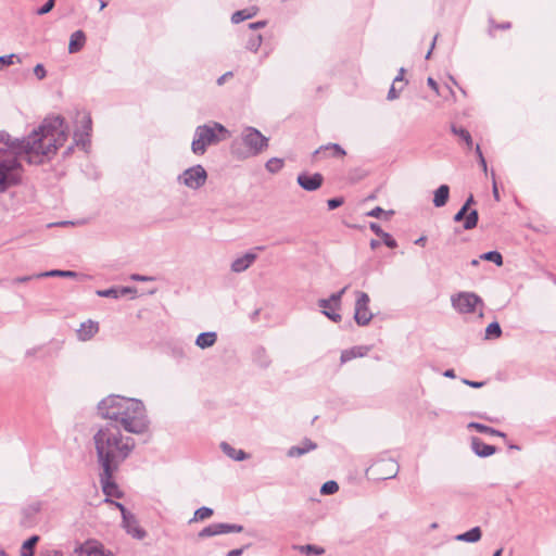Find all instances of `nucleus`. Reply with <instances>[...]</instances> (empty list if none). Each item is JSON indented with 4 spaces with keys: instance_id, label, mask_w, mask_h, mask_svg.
Wrapping results in <instances>:
<instances>
[{
    "instance_id": "nucleus-7",
    "label": "nucleus",
    "mask_w": 556,
    "mask_h": 556,
    "mask_svg": "<svg viewBox=\"0 0 556 556\" xmlns=\"http://www.w3.org/2000/svg\"><path fill=\"white\" fill-rule=\"evenodd\" d=\"M206 180L207 172L201 164L190 166L177 176V182L191 190H199Z\"/></svg>"
},
{
    "instance_id": "nucleus-42",
    "label": "nucleus",
    "mask_w": 556,
    "mask_h": 556,
    "mask_svg": "<svg viewBox=\"0 0 556 556\" xmlns=\"http://www.w3.org/2000/svg\"><path fill=\"white\" fill-rule=\"evenodd\" d=\"M262 40L261 35L252 36L247 42V49L252 52H256L262 45Z\"/></svg>"
},
{
    "instance_id": "nucleus-41",
    "label": "nucleus",
    "mask_w": 556,
    "mask_h": 556,
    "mask_svg": "<svg viewBox=\"0 0 556 556\" xmlns=\"http://www.w3.org/2000/svg\"><path fill=\"white\" fill-rule=\"evenodd\" d=\"M339 490V485L336 481L330 480L325 482L320 488V493L324 495L334 494Z\"/></svg>"
},
{
    "instance_id": "nucleus-61",
    "label": "nucleus",
    "mask_w": 556,
    "mask_h": 556,
    "mask_svg": "<svg viewBox=\"0 0 556 556\" xmlns=\"http://www.w3.org/2000/svg\"><path fill=\"white\" fill-rule=\"evenodd\" d=\"M493 197L496 201H500V193L495 180H493Z\"/></svg>"
},
{
    "instance_id": "nucleus-58",
    "label": "nucleus",
    "mask_w": 556,
    "mask_h": 556,
    "mask_svg": "<svg viewBox=\"0 0 556 556\" xmlns=\"http://www.w3.org/2000/svg\"><path fill=\"white\" fill-rule=\"evenodd\" d=\"M244 551V547H241V548H235V549H231L229 551L226 556H241L242 553Z\"/></svg>"
},
{
    "instance_id": "nucleus-56",
    "label": "nucleus",
    "mask_w": 556,
    "mask_h": 556,
    "mask_svg": "<svg viewBox=\"0 0 556 556\" xmlns=\"http://www.w3.org/2000/svg\"><path fill=\"white\" fill-rule=\"evenodd\" d=\"M427 84H428V86H429L432 90H434L437 93H439V85H438V83H437L432 77H429V78L427 79Z\"/></svg>"
},
{
    "instance_id": "nucleus-25",
    "label": "nucleus",
    "mask_w": 556,
    "mask_h": 556,
    "mask_svg": "<svg viewBox=\"0 0 556 556\" xmlns=\"http://www.w3.org/2000/svg\"><path fill=\"white\" fill-rule=\"evenodd\" d=\"M220 448L225 455L233 460L241 462L249 458V455L243 450H236L227 442H222Z\"/></svg>"
},
{
    "instance_id": "nucleus-10",
    "label": "nucleus",
    "mask_w": 556,
    "mask_h": 556,
    "mask_svg": "<svg viewBox=\"0 0 556 556\" xmlns=\"http://www.w3.org/2000/svg\"><path fill=\"white\" fill-rule=\"evenodd\" d=\"M80 117V125L74 131V143L77 147H80L84 150L90 144V134L92 129V121L89 114L87 113H78Z\"/></svg>"
},
{
    "instance_id": "nucleus-46",
    "label": "nucleus",
    "mask_w": 556,
    "mask_h": 556,
    "mask_svg": "<svg viewBox=\"0 0 556 556\" xmlns=\"http://www.w3.org/2000/svg\"><path fill=\"white\" fill-rule=\"evenodd\" d=\"M403 90V86H400L397 88V84H394V81L391 85V88L389 89L387 99L389 101L395 100L400 97L401 91Z\"/></svg>"
},
{
    "instance_id": "nucleus-15",
    "label": "nucleus",
    "mask_w": 556,
    "mask_h": 556,
    "mask_svg": "<svg viewBox=\"0 0 556 556\" xmlns=\"http://www.w3.org/2000/svg\"><path fill=\"white\" fill-rule=\"evenodd\" d=\"M453 219L456 223L464 220V225H463L464 229L470 230L477 226L479 215L476 210L467 212V207L462 206L460 210L454 215Z\"/></svg>"
},
{
    "instance_id": "nucleus-59",
    "label": "nucleus",
    "mask_w": 556,
    "mask_h": 556,
    "mask_svg": "<svg viewBox=\"0 0 556 556\" xmlns=\"http://www.w3.org/2000/svg\"><path fill=\"white\" fill-rule=\"evenodd\" d=\"M265 25H266L265 21H258V22H254V23L249 24V27L251 29H258V28L264 27Z\"/></svg>"
},
{
    "instance_id": "nucleus-54",
    "label": "nucleus",
    "mask_w": 556,
    "mask_h": 556,
    "mask_svg": "<svg viewBox=\"0 0 556 556\" xmlns=\"http://www.w3.org/2000/svg\"><path fill=\"white\" fill-rule=\"evenodd\" d=\"M118 291H119V296L126 295L128 293L137 292V290L132 287H123V288H119Z\"/></svg>"
},
{
    "instance_id": "nucleus-37",
    "label": "nucleus",
    "mask_w": 556,
    "mask_h": 556,
    "mask_svg": "<svg viewBox=\"0 0 556 556\" xmlns=\"http://www.w3.org/2000/svg\"><path fill=\"white\" fill-rule=\"evenodd\" d=\"M481 260L493 262L497 266L503 265V256L497 251H489L480 255Z\"/></svg>"
},
{
    "instance_id": "nucleus-3",
    "label": "nucleus",
    "mask_w": 556,
    "mask_h": 556,
    "mask_svg": "<svg viewBox=\"0 0 556 556\" xmlns=\"http://www.w3.org/2000/svg\"><path fill=\"white\" fill-rule=\"evenodd\" d=\"M98 412L101 417L110 419L111 424L123 427L127 432L140 434L148 430L149 420L140 400L110 395L98 404Z\"/></svg>"
},
{
    "instance_id": "nucleus-17",
    "label": "nucleus",
    "mask_w": 556,
    "mask_h": 556,
    "mask_svg": "<svg viewBox=\"0 0 556 556\" xmlns=\"http://www.w3.org/2000/svg\"><path fill=\"white\" fill-rule=\"evenodd\" d=\"M99 332V323L92 319L81 323L77 329V338L79 341L86 342L91 340Z\"/></svg>"
},
{
    "instance_id": "nucleus-16",
    "label": "nucleus",
    "mask_w": 556,
    "mask_h": 556,
    "mask_svg": "<svg viewBox=\"0 0 556 556\" xmlns=\"http://www.w3.org/2000/svg\"><path fill=\"white\" fill-rule=\"evenodd\" d=\"M257 258V254L254 252H247L241 256L236 257L231 265V271L240 274L245 271Z\"/></svg>"
},
{
    "instance_id": "nucleus-53",
    "label": "nucleus",
    "mask_w": 556,
    "mask_h": 556,
    "mask_svg": "<svg viewBox=\"0 0 556 556\" xmlns=\"http://www.w3.org/2000/svg\"><path fill=\"white\" fill-rule=\"evenodd\" d=\"M130 279L134 280V281H142V282H146V281H152L154 280V277H151V276H143V275H139V274H132L130 276Z\"/></svg>"
},
{
    "instance_id": "nucleus-31",
    "label": "nucleus",
    "mask_w": 556,
    "mask_h": 556,
    "mask_svg": "<svg viewBox=\"0 0 556 556\" xmlns=\"http://www.w3.org/2000/svg\"><path fill=\"white\" fill-rule=\"evenodd\" d=\"M78 274L73 270H61V269H52L49 271H43L36 274L37 278H43V277H66V278H76Z\"/></svg>"
},
{
    "instance_id": "nucleus-34",
    "label": "nucleus",
    "mask_w": 556,
    "mask_h": 556,
    "mask_svg": "<svg viewBox=\"0 0 556 556\" xmlns=\"http://www.w3.org/2000/svg\"><path fill=\"white\" fill-rule=\"evenodd\" d=\"M256 14V11L253 10H249V9H244V10H239V11H236L232 15H231V22L233 24H238V23H241L248 18H251L253 17L254 15Z\"/></svg>"
},
{
    "instance_id": "nucleus-24",
    "label": "nucleus",
    "mask_w": 556,
    "mask_h": 556,
    "mask_svg": "<svg viewBox=\"0 0 556 556\" xmlns=\"http://www.w3.org/2000/svg\"><path fill=\"white\" fill-rule=\"evenodd\" d=\"M217 341L215 331L200 333L195 339V345L202 350L213 346Z\"/></svg>"
},
{
    "instance_id": "nucleus-1",
    "label": "nucleus",
    "mask_w": 556,
    "mask_h": 556,
    "mask_svg": "<svg viewBox=\"0 0 556 556\" xmlns=\"http://www.w3.org/2000/svg\"><path fill=\"white\" fill-rule=\"evenodd\" d=\"M68 137V127L62 116H50L35 128L26 138H12L7 131H0V143L14 155H24V160L31 165H40L50 161L59 147L63 146Z\"/></svg>"
},
{
    "instance_id": "nucleus-27",
    "label": "nucleus",
    "mask_w": 556,
    "mask_h": 556,
    "mask_svg": "<svg viewBox=\"0 0 556 556\" xmlns=\"http://www.w3.org/2000/svg\"><path fill=\"white\" fill-rule=\"evenodd\" d=\"M372 232H375L378 237H380L383 243L390 248L394 249L397 247L396 241L392 238V236L381 229V227L377 223H370L369 225Z\"/></svg>"
},
{
    "instance_id": "nucleus-48",
    "label": "nucleus",
    "mask_w": 556,
    "mask_h": 556,
    "mask_svg": "<svg viewBox=\"0 0 556 556\" xmlns=\"http://www.w3.org/2000/svg\"><path fill=\"white\" fill-rule=\"evenodd\" d=\"M110 497H111V496H108V495H106V498H105V501H104V502H105V503H110V504L114 505L116 508H118V509H119V511H121V514H122V518H124V516H126V515L130 514V511H129V510H127V509H126V507H125L122 503H119V502H115V501H112V500H110Z\"/></svg>"
},
{
    "instance_id": "nucleus-5",
    "label": "nucleus",
    "mask_w": 556,
    "mask_h": 556,
    "mask_svg": "<svg viewBox=\"0 0 556 556\" xmlns=\"http://www.w3.org/2000/svg\"><path fill=\"white\" fill-rule=\"evenodd\" d=\"M268 147V138L254 127H245L231 143V153L239 160L256 156Z\"/></svg>"
},
{
    "instance_id": "nucleus-2",
    "label": "nucleus",
    "mask_w": 556,
    "mask_h": 556,
    "mask_svg": "<svg viewBox=\"0 0 556 556\" xmlns=\"http://www.w3.org/2000/svg\"><path fill=\"white\" fill-rule=\"evenodd\" d=\"M93 442L101 469L99 480L102 491L108 496L119 498L123 493L115 482L114 475L134 450L135 440L124 437L116 425L108 424L94 433Z\"/></svg>"
},
{
    "instance_id": "nucleus-26",
    "label": "nucleus",
    "mask_w": 556,
    "mask_h": 556,
    "mask_svg": "<svg viewBox=\"0 0 556 556\" xmlns=\"http://www.w3.org/2000/svg\"><path fill=\"white\" fill-rule=\"evenodd\" d=\"M318 306L323 308L321 313L330 320L334 323H339L341 320V315L337 312L338 309H333V306L328 299L318 300Z\"/></svg>"
},
{
    "instance_id": "nucleus-39",
    "label": "nucleus",
    "mask_w": 556,
    "mask_h": 556,
    "mask_svg": "<svg viewBox=\"0 0 556 556\" xmlns=\"http://www.w3.org/2000/svg\"><path fill=\"white\" fill-rule=\"evenodd\" d=\"M213 515V509L210 507H200L194 511L193 518L191 521H199L210 518Z\"/></svg>"
},
{
    "instance_id": "nucleus-45",
    "label": "nucleus",
    "mask_w": 556,
    "mask_h": 556,
    "mask_svg": "<svg viewBox=\"0 0 556 556\" xmlns=\"http://www.w3.org/2000/svg\"><path fill=\"white\" fill-rule=\"evenodd\" d=\"M393 214V211L384 212L380 206H376L367 213L368 216L379 218L382 215L388 219Z\"/></svg>"
},
{
    "instance_id": "nucleus-40",
    "label": "nucleus",
    "mask_w": 556,
    "mask_h": 556,
    "mask_svg": "<svg viewBox=\"0 0 556 556\" xmlns=\"http://www.w3.org/2000/svg\"><path fill=\"white\" fill-rule=\"evenodd\" d=\"M502 334L501 326L497 321H493L489 324V326L485 329V336L486 338H498Z\"/></svg>"
},
{
    "instance_id": "nucleus-30",
    "label": "nucleus",
    "mask_w": 556,
    "mask_h": 556,
    "mask_svg": "<svg viewBox=\"0 0 556 556\" xmlns=\"http://www.w3.org/2000/svg\"><path fill=\"white\" fill-rule=\"evenodd\" d=\"M468 428L469 429H475L476 431L480 432V433H486V434H491V435H497V437H502V438H505L506 434L504 432H501L494 428H491L489 426H485L483 424H480V422H469L468 424Z\"/></svg>"
},
{
    "instance_id": "nucleus-38",
    "label": "nucleus",
    "mask_w": 556,
    "mask_h": 556,
    "mask_svg": "<svg viewBox=\"0 0 556 556\" xmlns=\"http://www.w3.org/2000/svg\"><path fill=\"white\" fill-rule=\"evenodd\" d=\"M282 166H283V161L278 157H271L265 164L266 170L271 174L278 173L282 168Z\"/></svg>"
},
{
    "instance_id": "nucleus-19",
    "label": "nucleus",
    "mask_w": 556,
    "mask_h": 556,
    "mask_svg": "<svg viewBox=\"0 0 556 556\" xmlns=\"http://www.w3.org/2000/svg\"><path fill=\"white\" fill-rule=\"evenodd\" d=\"M317 447L316 443L312 442L308 439H305L301 442V444L291 446L288 451L289 457H300L311 451H314Z\"/></svg>"
},
{
    "instance_id": "nucleus-6",
    "label": "nucleus",
    "mask_w": 556,
    "mask_h": 556,
    "mask_svg": "<svg viewBox=\"0 0 556 556\" xmlns=\"http://www.w3.org/2000/svg\"><path fill=\"white\" fill-rule=\"evenodd\" d=\"M20 157L24 159V155H14V153L0 148V193L21 184L23 166Z\"/></svg>"
},
{
    "instance_id": "nucleus-23",
    "label": "nucleus",
    "mask_w": 556,
    "mask_h": 556,
    "mask_svg": "<svg viewBox=\"0 0 556 556\" xmlns=\"http://www.w3.org/2000/svg\"><path fill=\"white\" fill-rule=\"evenodd\" d=\"M450 198V187L447 185H441L438 189L433 192V205L435 207H442L444 206Z\"/></svg>"
},
{
    "instance_id": "nucleus-55",
    "label": "nucleus",
    "mask_w": 556,
    "mask_h": 556,
    "mask_svg": "<svg viewBox=\"0 0 556 556\" xmlns=\"http://www.w3.org/2000/svg\"><path fill=\"white\" fill-rule=\"evenodd\" d=\"M463 382L471 388H481L484 384L482 381H470L467 379H464Z\"/></svg>"
},
{
    "instance_id": "nucleus-11",
    "label": "nucleus",
    "mask_w": 556,
    "mask_h": 556,
    "mask_svg": "<svg viewBox=\"0 0 556 556\" xmlns=\"http://www.w3.org/2000/svg\"><path fill=\"white\" fill-rule=\"evenodd\" d=\"M73 553L77 556H115L112 551L105 548L101 542L93 539L78 544Z\"/></svg>"
},
{
    "instance_id": "nucleus-4",
    "label": "nucleus",
    "mask_w": 556,
    "mask_h": 556,
    "mask_svg": "<svg viewBox=\"0 0 556 556\" xmlns=\"http://www.w3.org/2000/svg\"><path fill=\"white\" fill-rule=\"evenodd\" d=\"M230 137L231 132L223 124L210 121L195 127L191 142V151L195 155H204L208 147L217 146L228 140Z\"/></svg>"
},
{
    "instance_id": "nucleus-18",
    "label": "nucleus",
    "mask_w": 556,
    "mask_h": 556,
    "mask_svg": "<svg viewBox=\"0 0 556 556\" xmlns=\"http://www.w3.org/2000/svg\"><path fill=\"white\" fill-rule=\"evenodd\" d=\"M471 450L479 457H488L495 453L496 448L493 445L484 443L480 438H471Z\"/></svg>"
},
{
    "instance_id": "nucleus-64",
    "label": "nucleus",
    "mask_w": 556,
    "mask_h": 556,
    "mask_svg": "<svg viewBox=\"0 0 556 556\" xmlns=\"http://www.w3.org/2000/svg\"><path fill=\"white\" fill-rule=\"evenodd\" d=\"M443 376L446 378H455V371L453 369H447L443 372Z\"/></svg>"
},
{
    "instance_id": "nucleus-20",
    "label": "nucleus",
    "mask_w": 556,
    "mask_h": 556,
    "mask_svg": "<svg viewBox=\"0 0 556 556\" xmlns=\"http://www.w3.org/2000/svg\"><path fill=\"white\" fill-rule=\"evenodd\" d=\"M380 465L383 468L380 470L381 476L378 477L379 479H392L396 477L400 469V466L393 459H388L382 460Z\"/></svg>"
},
{
    "instance_id": "nucleus-44",
    "label": "nucleus",
    "mask_w": 556,
    "mask_h": 556,
    "mask_svg": "<svg viewBox=\"0 0 556 556\" xmlns=\"http://www.w3.org/2000/svg\"><path fill=\"white\" fill-rule=\"evenodd\" d=\"M97 294L101 298H112V299H118L119 298V291L117 288H110L105 290H98Z\"/></svg>"
},
{
    "instance_id": "nucleus-63",
    "label": "nucleus",
    "mask_w": 556,
    "mask_h": 556,
    "mask_svg": "<svg viewBox=\"0 0 556 556\" xmlns=\"http://www.w3.org/2000/svg\"><path fill=\"white\" fill-rule=\"evenodd\" d=\"M427 242V238L425 236L419 237L415 240V244L424 247Z\"/></svg>"
},
{
    "instance_id": "nucleus-9",
    "label": "nucleus",
    "mask_w": 556,
    "mask_h": 556,
    "mask_svg": "<svg viewBox=\"0 0 556 556\" xmlns=\"http://www.w3.org/2000/svg\"><path fill=\"white\" fill-rule=\"evenodd\" d=\"M354 320L358 326H367L374 315L369 309V295L363 291H355Z\"/></svg>"
},
{
    "instance_id": "nucleus-13",
    "label": "nucleus",
    "mask_w": 556,
    "mask_h": 556,
    "mask_svg": "<svg viewBox=\"0 0 556 556\" xmlns=\"http://www.w3.org/2000/svg\"><path fill=\"white\" fill-rule=\"evenodd\" d=\"M122 527L127 534L137 540H142L147 536L146 530L139 526V521L132 513L122 518Z\"/></svg>"
},
{
    "instance_id": "nucleus-50",
    "label": "nucleus",
    "mask_w": 556,
    "mask_h": 556,
    "mask_svg": "<svg viewBox=\"0 0 556 556\" xmlns=\"http://www.w3.org/2000/svg\"><path fill=\"white\" fill-rule=\"evenodd\" d=\"M342 204H343L342 198H332L327 201L328 208L331 211L338 208Z\"/></svg>"
},
{
    "instance_id": "nucleus-14",
    "label": "nucleus",
    "mask_w": 556,
    "mask_h": 556,
    "mask_svg": "<svg viewBox=\"0 0 556 556\" xmlns=\"http://www.w3.org/2000/svg\"><path fill=\"white\" fill-rule=\"evenodd\" d=\"M298 184L306 191H315L323 185L324 177L319 173L306 174L302 173L296 178Z\"/></svg>"
},
{
    "instance_id": "nucleus-21",
    "label": "nucleus",
    "mask_w": 556,
    "mask_h": 556,
    "mask_svg": "<svg viewBox=\"0 0 556 556\" xmlns=\"http://www.w3.org/2000/svg\"><path fill=\"white\" fill-rule=\"evenodd\" d=\"M367 352L368 348L366 346H353L341 352L340 362L341 364H345L354 358L365 356Z\"/></svg>"
},
{
    "instance_id": "nucleus-60",
    "label": "nucleus",
    "mask_w": 556,
    "mask_h": 556,
    "mask_svg": "<svg viewBox=\"0 0 556 556\" xmlns=\"http://www.w3.org/2000/svg\"><path fill=\"white\" fill-rule=\"evenodd\" d=\"M33 278H37L36 275L34 276H23V277H17L14 281L15 282H18V283H22V282H26V281H29L30 279Z\"/></svg>"
},
{
    "instance_id": "nucleus-49",
    "label": "nucleus",
    "mask_w": 556,
    "mask_h": 556,
    "mask_svg": "<svg viewBox=\"0 0 556 556\" xmlns=\"http://www.w3.org/2000/svg\"><path fill=\"white\" fill-rule=\"evenodd\" d=\"M54 7V0H48L41 8L38 9L37 14L43 15L49 13Z\"/></svg>"
},
{
    "instance_id": "nucleus-8",
    "label": "nucleus",
    "mask_w": 556,
    "mask_h": 556,
    "mask_svg": "<svg viewBox=\"0 0 556 556\" xmlns=\"http://www.w3.org/2000/svg\"><path fill=\"white\" fill-rule=\"evenodd\" d=\"M452 306L459 314H472L478 305H483L482 299L473 292H458L451 298Z\"/></svg>"
},
{
    "instance_id": "nucleus-12",
    "label": "nucleus",
    "mask_w": 556,
    "mask_h": 556,
    "mask_svg": "<svg viewBox=\"0 0 556 556\" xmlns=\"http://www.w3.org/2000/svg\"><path fill=\"white\" fill-rule=\"evenodd\" d=\"M243 531L241 525L236 523H212L199 532V538H210L225 533H239Z\"/></svg>"
},
{
    "instance_id": "nucleus-43",
    "label": "nucleus",
    "mask_w": 556,
    "mask_h": 556,
    "mask_svg": "<svg viewBox=\"0 0 556 556\" xmlns=\"http://www.w3.org/2000/svg\"><path fill=\"white\" fill-rule=\"evenodd\" d=\"M15 60L20 63L21 62V59L12 53V54H8V55H2L0 56V71L4 67V66H9V65H12L15 63Z\"/></svg>"
},
{
    "instance_id": "nucleus-36",
    "label": "nucleus",
    "mask_w": 556,
    "mask_h": 556,
    "mask_svg": "<svg viewBox=\"0 0 556 556\" xmlns=\"http://www.w3.org/2000/svg\"><path fill=\"white\" fill-rule=\"evenodd\" d=\"M348 289H349V286H345L340 291L332 293L328 298V301L332 304L333 309L339 311L341 308L342 296L344 295V293L346 292Z\"/></svg>"
},
{
    "instance_id": "nucleus-47",
    "label": "nucleus",
    "mask_w": 556,
    "mask_h": 556,
    "mask_svg": "<svg viewBox=\"0 0 556 556\" xmlns=\"http://www.w3.org/2000/svg\"><path fill=\"white\" fill-rule=\"evenodd\" d=\"M257 354H258V357H257L258 365L264 368L269 366L270 359L266 355L265 351L263 349H261L257 351Z\"/></svg>"
},
{
    "instance_id": "nucleus-52",
    "label": "nucleus",
    "mask_w": 556,
    "mask_h": 556,
    "mask_svg": "<svg viewBox=\"0 0 556 556\" xmlns=\"http://www.w3.org/2000/svg\"><path fill=\"white\" fill-rule=\"evenodd\" d=\"M34 74L37 76L38 79H43L47 75V72L42 64H37L34 68Z\"/></svg>"
},
{
    "instance_id": "nucleus-33",
    "label": "nucleus",
    "mask_w": 556,
    "mask_h": 556,
    "mask_svg": "<svg viewBox=\"0 0 556 556\" xmlns=\"http://www.w3.org/2000/svg\"><path fill=\"white\" fill-rule=\"evenodd\" d=\"M451 130L455 136L459 137L469 149L472 148L473 142L471 135L469 134L468 130L462 127H457L455 125L451 126Z\"/></svg>"
},
{
    "instance_id": "nucleus-35",
    "label": "nucleus",
    "mask_w": 556,
    "mask_h": 556,
    "mask_svg": "<svg viewBox=\"0 0 556 556\" xmlns=\"http://www.w3.org/2000/svg\"><path fill=\"white\" fill-rule=\"evenodd\" d=\"M296 549H299L301 553L312 556V555H323L325 553L324 547L313 545V544H306V545H300L295 546Z\"/></svg>"
},
{
    "instance_id": "nucleus-22",
    "label": "nucleus",
    "mask_w": 556,
    "mask_h": 556,
    "mask_svg": "<svg viewBox=\"0 0 556 556\" xmlns=\"http://www.w3.org/2000/svg\"><path fill=\"white\" fill-rule=\"evenodd\" d=\"M86 42V35L83 30H76L71 35L68 52L76 53L83 49Z\"/></svg>"
},
{
    "instance_id": "nucleus-57",
    "label": "nucleus",
    "mask_w": 556,
    "mask_h": 556,
    "mask_svg": "<svg viewBox=\"0 0 556 556\" xmlns=\"http://www.w3.org/2000/svg\"><path fill=\"white\" fill-rule=\"evenodd\" d=\"M405 70L403 67L400 68L399 74L393 79L394 84H400L404 81Z\"/></svg>"
},
{
    "instance_id": "nucleus-51",
    "label": "nucleus",
    "mask_w": 556,
    "mask_h": 556,
    "mask_svg": "<svg viewBox=\"0 0 556 556\" xmlns=\"http://www.w3.org/2000/svg\"><path fill=\"white\" fill-rule=\"evenodd\" d=\"M39 556H64L62 551L60 549H51V548H47V549H42L39 554Z\"/></svg>"
},
{
    "instance_id": "nucleus-32",
    "label": "nucleus",
    "mask_w": 556,
    "mask_h": 556,
    "mask_svg": "<svg viewBox=\"0 0 556 556\" xmlns=\"http://www.w3.org/2000/svg\"><path fill=\"white\" fill-rule=\"evenodd\" d=\"M38 541V535H31L29 539H27L22 545L21 556H34L35 546Z\"/></svg>"
},
{
    "instance_id": "nucleus-62",
    "label": "nucleus",
    "mask_w": 556,
    "mask_h": 556,
    "mask_svg": "<svg viewBox=\"0 0 556 556\" xmlns=\"http://www.w3.org/2000/svg\"><path fill=\"white\" fill-rule=\"evenodd\" d=\"M231 75H232V73H231V72H228V73L224 74L223 76H220V77L217 79V84H218V85L224 84V81H225L229 76H231Z\"/></svg>"
},
{
    "instance_id": "nucleus-28",
    "label": "nucleus",
    "mask_w": 556,
    "mask_h": 556,
    "mask_svg": "<svg viewBox=\"0 0 556 556\" xmlns=\"http://www.w3.org/2000/svg\"><path fill=\"white\" fill-rule=\"evenodd\" d=\"M327 151H331V155L334 157H342L346 154L344 149L338 143H328L315 150L314 156H317L321 153H326Z\"/></svg>"
},
{
    "instance_id": "nucleus-29",
    "label": "nucleus",
    "mask_w": 556,
    "mask_h": 556,
    "mask_svg": "<svg viewBox=\"0 0 556 556\" xmlns=\"http://www.w3.org/2000/svg\"><path fill=\"white\" fill-rule=\"evenodd\" d=\"M482 532L480 527H473L469 531L455 536V540L468 543H476L481 539Z\"/></svg>"
}]
</instances>
